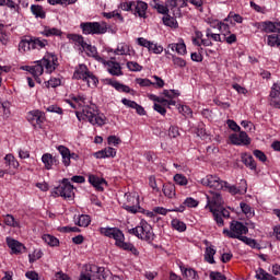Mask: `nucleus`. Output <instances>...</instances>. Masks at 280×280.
I'll return each instance as SVG.
<instances>
[{"label": "nucleus", "mask_w": 280, "mask_h": 280, "mask_svg": "<svg viewBox=\"0 0 280 280\" xmlns=\"http://www.w3.org/2000/svg\"><path fill=\"white\" fill-rule=\"evenodd\" d=\"M58 65V57L55 54L47 52L42 60L35 61L34 66H24L22 69L32 73L36 82L40 83V75H43L45 69L47 73H54Z\"/></svg>", "instance_id": "f257e3e1"}, {"label": "nucleus", "mask_w": 280, "mask_h": 280, "mask_svg": "<svg viewBox=\"0 0 280 280\" xmlns=\"http://www.w3.org/2000/svg\"><path fill=\"white\" fill-rule=\"evenodd\" d=\"M98 231L101 235L115 240V246L117 248H121V250H127L135 255V257H139V249L132 243H126V235H124V232L119 228H100Z\"/></svg>", "instance_id": "f03ea898"}, {"label": "nucleus", "mask_w": 280, "mask_h": 280, "mask_svg": "<svg viewBox=\"0 0 280 280\" xmlns=\"http://www.w3.org/2000/svg\"><path fill=\"white\" fill-rule=\"evenodd\" d=\"M98 231L101 235L115 240V246L117 248H121V250H127L135 255V257H139V249L132 243H126V235H124V232L119 228H100Z\"/></svg>", "instance_id": "7ed1b4c3"}, {"label": "nucleus", "mask_w": 280, "mask_h": 280, "mask_svg": "<svg viewBox=\"0 0 280 280\" xmlns=\"http://www.w3.org/2000/svg\"><path fill=\"white\" fill-rule=\"evenodd\" d=\"M79 121H89L92 126H104L106 124V116L100 114L97 105H88L83 107L82 113L75 112Z\"/></svg>", "instance_id": "20e7f679"}, {"label": "nucleus", "mask_w": 280, "mask_h": 280, "mask_svg": "<svg viewBox=\"0 0 280 280\" xmlns=\"http://www.w3.org/2000/svg\"><path fill=\"white\" fill-rule=\"evenodd\" d=\"M220 207H222V195L218 191H210V196H207L206 208L210 209L218 226H224V219H222V214L220 213Z\"/></svg>", "instance_id": "39448f33"}, {"label": "nucleus", "mask_w": 280, "mask_h": 280, "mask_svg": "<svg viewBox=\"0 0 280 280\" xmlns=\"http://www.w3.org/2000/svg\"><path fill=\"white\" fill-rule=\"evenodd\" d=\"M262 30L266 34H271L267 36V45L280 47V22H264Z\"/></svg>", "instance_id": "423d86ee"}, {"label": "nucleus", "mask_w": 280, "mask_h": 280, "mask_svg": "<svg viewBox=\"0 0 280 280\" xmlns=\"http://www.w3.org/2000/svg\"><path fill=\"white\" fill-rule=\"evenodd\" d=\"M129 235H135L138 240H143L144 242H149L152 244L154 242V232L152 231V225L148 224V222L142 221L140 225L129 229Z\"/></svg>", "instance_id": "0eeeda50"}, {"label": "nucleus", "mask_w": 280, "mask_h": 280, "mask_svg": "<svg viewBox=\"0 0 280 280\" xmlns=\"http://www.w3.org/2000/svg\"><path fill=\"white\" fill-rule=\"evenodd\" d=\"M80 30H82V34L85 36H101L102 34H106L108 32V23L106 22H82L80 24Z\"/></svg>", "instance_id": "6e6552de"}, {"label": "nucleus", "mask_w": 280, "mask_h": 280, "mask_svg": "<svg viewBox=\"0 0 280 280\" xmlns=\"http://www.w3.org/2000/svg\"><path fill=\"white\" fill-rule=\"evenodd\" d=\"M85 272H82L79 280H106V268L94 264L85 266Z\"/></svg>", "instance_id": "1a4fd4ad"}, {"label": "nucleus", "mask_w": 280, "mask_h": 280, "mask_svg": "<svg viewBox=\"0 0 280 280\" xmlns=\"http://www.w3.org/2000/svg\"><path fill=\"white\" fill-rule=\"evenodd\" d=\"M73 189V185H71L69 178H63L59 186L54 188L51 195L54 196V198H59L60 196L65 199H71L74 196Z\"/></svg>", "instance_id": "9d476101"}, {"label": "nucleus", "mask_w": 280, "mask_h": 280, "mask_svg": "<svg viewBox=\"0 0 280 280\" xmlns=\"http://www.w3.org/2000/svg\"><path fill=\"white\" fill-rule=\"evenodd\" d=\"M200 183L203 187H209V189L214 191H222L224 185H226V182L222 180L218 175H207L200 179Z\"/></svg>", "instance_id": "9b49d317"}, {"label": "nucleus", "mask_w": 280, "mask_h": 280, "mask_svg": "<svg viewBox=\"0 0 280 280\" xmlns=\"http://www.w3.org/2000/svg\"><path fill=\"white\" fill-rule=\"evenodd\" d=\"M223 235H226L231 240H240V242H244V244H246L250 248H255L256 250H261V245L259 243H257V241L254 238H250L247 236H245V237L235 236V234L232 232H229L228 229L223 230Z\"/></svg>", "instance_id": "f8f14e48"}, {"label": "nucleus", "mask_w": 280, "mask_h": 280, "mask_svg": "<svg viewBox=\"0 0 280 280\" xmlns=\"http://www.w3.org/2000/svg\"><path fill=\"white\" fill-rule=\"evenodd\" d=\"M91 73V70H89V67L84 63H80L73 73V80H82L83 82H86L88 86H91V80H89V75Z\"/></svg>", "instance_id": "ddd939ff"}, {"label": "nucleus", "mask_w": 280, "mask_h": 280, "mask_svg": "<svg viewBox=\"0 0 280 280\" xmlns=\"http://www.w3.org/2000/svg\"><path fill=\"white\" fill-rule=\"evenodd\" d=\"M148 3L141 0L133 1L131 14L139 16V19H148Z\"/></svg>", "instance_id": "4468645a"}, {"label": "nucleus", "mask_w": 280, "mask_h": 280, "mask_svg": "<svg viewBox=\"0 0 280 280\" xmlns=\"http://www.w3.org/2000/svg\"><path fill=\"white\" fill-rule=\"evenodd\" d=\"M230 141L233 145H250V138L246 131H240V133L230 135Z\"/></svg>", "instance_id": "2eb2a0df"}, {"label": "nucleus", "mask_w": 280, "mask_h": 280, "mask_svg": "<svg viewBox=\"0 0 280 280\" xmlns=\"http://www.w3.org/2000/svg\"><path fill=\"white\" fill-rule=\"evenodd\" d=\"M229 233H233L235 237H246L242 235H246L248 233V228L240 221H232Z\"/></svg>", "instance_id": "dca6fc26"}, {"label": "nucleus", "mask_w": 280, "mask_h": 280, "mask_svg": "<svg viewBox=\"0 0 280 280\" xmlns=\"http://www.w3.org/2000/svg\"><path fill=\"white\" fill-rule=\"evenodd\" d=\"M180 0H166L165 5L167 10H172L175 19H179L180 16V8H187V5H183Z\"/></svg>", "instance_id": "f3484780"}, {"label": "nucleus", "mask_w": 280, "mask_h": 280, "mask_svg": "<svg viewBox=\"0 0 280 280\" xmlns=\"http://www.w3.org/2000/svg\"><path fill=\"white\" fill-rule=\"evenodd\" d=\"M27 120L32 126H40L45 121V114L38 109L32 110L27 114Z\"/></svg>", "instance_id": "a211bd4d"}, {"label": "nucleus", "mask_w": 280, "mask_h": 280, "mask_svg": "<svg viewBox=\"0 0 280 280\" xmlns=\"http://www.w3.org/2000/svg\"><path fill=\"white\" fill-rule=\"evenodd\" d=\"M5 241H7L8 247L11 248L12 255H21L23 249H25V246L23 245V243L12 237H7Z\"/></svg>", "instance_id": "6ab92c4d"}, {"label": "nucleus", "mask_w": 280, "mask_h": 280, "mask_svg": "<svg viewBox=\"0 0 280 280\" xmlns=\"http://www.w3.org/2000/svg\"><path fill=\"white\" fill-rule=\"evenodd\" d=\"M89 183L96 189V191H104V186L106 187L108 185V182H106V179L97 175H90Z\"/></svg>", "instance_id": "aec40b11"}, {"label": "nucleus", "mask_w": 280, "mask_h": 280, "mask_svg": "<svg viewBox=\"0 0 280 280\" xmlns=\"http://www.w3.org/2000/svg\"><path fill=\"white\" fill-rule=\"evenodd\" d=\"M109 86H113L118 93H129L130 95H135V90L130 89V86L120 83L119 81L108 80Z\"/></svg>", "instance_id": "412c9836"}, {"label": "nucleus", "mask_w": 280, "mask_h": 280, "mask_svg": "<svg viewBox=\"0 0 280 280\" xmlns=\"http://www.w3.org/2000/svg\"><path fill=\"white\" fill-rule=\"evenodd\" d=\"M94 156L96 159H115V156H117V150H115L113 147H107L94 153Z\"/></svg>", "instance_id": "4be33fe9"}, {"label": "nucleus", "mask_w": 280, "mask_h": 280, "mask_svg": "<svg viewBox=\"0 0 280 280\" xmlns=\"http://www.w3.org/2000/svg\"><path fill=\"white\" fill-rule=\"evenodd\" d=\"M42 163H44L45 170H51V167H54V165H58L60 161L56 156L51 155V153H44L42 155Z\"/></svg>", "instance_id": "5701e85b"}, {"label": "nucleus", "mask_w": 280, "mask_h": 280, "mask_svg": "<svg viewBox=\"0 0 280 280\" xmlns=\"http://www.w3.org/2000/svg\"><path fill=\"white\" fill-rule=\"evenodd\" d=\"M185 207H188L189 209H194L196 207H198V200L191 198V197H187L183 205H180L179 207L173 209V211L177 212V213H183V211H185Z\"/></svg>", "instance_id": "b1692460"}, {"label": "nucleus", "mask_w": 280, "mask_h": 280, "mask_svg": "<svg viewBox=\"0 0 280 280\" xmlns=\"http://www.w3.org/2000/svg\"><path fill=\"white\" fill-rule=\"evenodd\" d=\"M183 277L187 280H199L200 276H198V271L194 268H186L185 266H179Z\"/></svg>", "instance_id": "393cba45"}, {"label": "nucleus", "mask_w": 280, "mask_h": 280, "mask_svg": "<svg viewBox=\"0 0 280 280\" xmlns=\"http://www.w3.org/2000/svg\"><path fill=\"white\" fill-rule=\"evenodd\" d=\"M107 71L110 73V75H124V72L121 71V66L117 61H108L107 62Z\"/></svg>", "instance_id": "a878e982"}, {"label": "nucleus", "mask_w": 280, "mask_h": 280, "mask_svg": "<svg viewBox=\"0 0 280 280\" xmlns=\"http://www.w3.org/2000/svg\"><path fill=\"white\" fill-rule=\"evenodd\" d=\"M241 161L249 170H257V162H255V159L253 158V155L248 153H242Z\"/></svg>", "instance_id": "bb28decb"}, {"label": "nucleus", "mask_w": 280, "mask_h": 280, "mask_svg": "<svg viewBox=\"0 0 280 280\" xmlns=\"http://www.w3.org/2000/svg\"><path fill=\"white\" fill-rule=\"evenodd\" d=\"M49 45L47 39H42L40 37H31L32 49H45Z\"/></svg>", "instance_id": "cd10ccee"}, {"label": "nucleus", "mask_w": 280, "mask_h": 280, "mask_svg": "<svg viewBox=\"0 0 280 280\" xmlns=\"http://www.w3.org/2000/svg\"><path fill=\"white\" fill-rule=\"evenodd\" d=\"M255 279L257 280H278L277 277L268 273L264 268H258L256 270Z\"/></svg>", "instance_id": "c85d7f7f"}, {"label": "nucleus", "mask_w": 280, "mask_h": 280, "mask_svg": "<svg viewBox=\"0 0 280 280\" xmlns=\"http://www.w3.org/2000/svg\"><path fill=\"white\" fill-rule=\"evenodd\" d=\"M162 191L166 198H174L176 196V186L174 184H163Z\"/></svg>", "instance_id": "c756f323"}, {"label": "nucleus", "mask_w": 280, "mask_h": 280, "mask_svg": "<svg viewBox=\"0 0 280 280\" xmlns=\"http://www.w3.org/2000/svg\"><path fill=\"white\" fill-rule=\"evenodd\" d=\"M31 12L36 19H46L47 16V13L45 10H43V7L38 4L31 5Z\"/></svg>", "instance_id": "7c9ffc66"}, {"label": "nucleus", "mask_w": 280, "mask_h": 280, "mask_svg": "<svg viewBox=\"0 0 280 280\" xmlns=\"http://www.w3.org/2000/svg\"><path fill=\"white\" fill-rule=\"evenodd\" d=\"M223 188L228 189V191H229L230 194H232V196H237V194H240V195L242 196V195L246 194V188H245V187L238 188V187L235 186V185H232V186H231V185H229L226 182H225Z\"/></svg>", "instance_id": "2f4dec72"}, {"label": "nucleus", "mask_w": 280, "mask_h": 280, "mask_svg": "<svg viewBox=\"0 0 280 280\" xmlns=\"http://www.w3.org/2000/svg\"><path fill=\"white\" fill-rule=\"evenodd\" d=\"M168 49H172V51H176L177 54H179V56H185V54H187V46L185 45V43L170 44Z\"/></svg>", "instance_id": "473e14b6"}, {"label": "nucleus", "mask_w": 280, "mask_h": 280, "mask_svg": "<svg viewBox=\"0 0 280 280\" xmlns=\"http://www.w3.org/2000/svg\"><path fill=\"white\" fill-rule=\"evenodd\" d=\"M43 242H45V244H48V246H59L60 241L58 240V237L51 235V234H44L42 236Z\"/></svg>", "instance_id": "72a5a7b5"}, {"label": "nucleus", "mask_w": 280, "mask_h": 280, "mask_svg": "<svg viewBox=\"0 0 280 280\" xmlns=\"http://www.w3.org/2000/svg\"><path fill=\"white\" fill-rule=\"evenodd\" d=\"M4 162L7 167L13 168V170H19V161L16 160V158H14V155L12 154H7L4 156Z\"/></svg>", "instance_id": "f704fd0d"}, {"label": "nucleus", "mask_w": 280, "mask_h": 280, "mask_svg": "<svg viewBox=\"0 0 280 280\" xmlns=\"http://www.w3.org/2000/svg\"><path fill=\"white\" fill-rule=\"evenodd\" d=\"M43 36L49 38L50 36H62V31L56 27L45 26L44 31L42 32Z\"/></svg>", "instance_id": "c9c22d12"}, {"label": "nucleus", "mask_w": 280, "mask_h": 280, "mask_svg": "<svg viewBox=\"0 0 280 280\" xmlns=\"http://www.w3.org/2000/svg\"><path fill=\"white\" fill-rule=\"evenodd\" d=\"M115 54L117 56H130V45L128 44H118Z\"/></svg>", "instance_id": "e433bc0d"}, {"label": "nucleus", "mask_w": 280, "mask_h": 280, "mask_svg": "<svg viewBox=\"0 0 280 280\" xmlns=\"http://www.w3.org/2000/svg\"><path fill=\"white\" fill-rule=\"evenodd\" d=\"M67 39L72 40V43H75V45H79L82 48L86 44L84 36L78 34H68Z\"/></svg>", "instance_id": "4c0bfd02"}, {"label": "nucleus", "mask_w": 280, "mask_h": 280, "mask_svg": "<svg viewBox=\"0 0 280 280\" xmlns=\"http://www.w3.org/2000/svg\"><path fill=\"white\" fill-rule=\"evenodd\" d=\"M3 222L7 226H12L13 229H19L21 226L19 221H16L12 214H5L3 217Z\"/></svg>", "instance_id": "58836bf2"}, {"label": "nucleus", "mask_w": 280, "mask_h": 280, "mask_svg": "<svg viewBox=\"0 0 280 280\" xmlns=\"http://www.w3.org/2000/svg\"><path fill=\"white\" fill-rule=\"evenodd\" d=\"M159 184L161 185V179L156 180V177L154 175H151L149 177V186L151 189H153V194H161V188H159Z\"/></svg>", "instance_id": "ea45409f"}, {"label": "nucleus", "mask_w": 280, "mask_h": 280, "mask_svg": "<svg viewBox=\"0 0 280 280\" xmlns=\"http://www.w3.org/2000/svg\"><path fill=\"white\" fill-rule=\"evenodd\" d=\"M171 224L175 231H178L179 233H185V231H187V224L178 219H173Z\"/></svg>", "instance_id": "a19ab883"}, {"label": "nucleus", "mask_w": 280, "mask_h": 280, "mask_svg": "<svg viewBox=\"0 0 280 280\" xmlns=\"http://www.w3.org/2000/svg\"><path fill=\"white\" fill-rule=\"evenodd\" d=\"M213 257H215V249L211 246L207 247L206 248V254H205V260L208 264H215V259Z\"/></svg>", "instance_id": "79ce46f5"}, {"label": "nucleus", "mask_w": 280, "mask_h": 280, "mask_svg": "<svg viewBox=\"0 0 280 280\" xmlns=\"http://www.w3.org/2000/svg\"><path fill=\"white\" fill-rule=\"evenodd\" d=\"M103 16L105 19H115L116 21H119V23H124V16L121 15V13H118L117 10L112 12H103Z\"/></svg>", "instance_id": "37998d69"}, {"label": "nucleus", "mask_w": 280, "mask_h": 280, "mask_svg": "<svg viewBox=\"0 0 280 280\" xmlns=\"http://www.w3.org/2000/svg\"><path fill=\"white\" fill-rule=\"evenodd\" d=\"M214 23L223 36H228V34H231V26H229V24L220 21H215Z\"/></svg>", "instance_id": "c03bdc74"}, {"label": "nucleus", "mask_w": 280, "mask_h": 280, "mask_svg": "<svg viewBox=\"0 0 280 280\" xmlns=\"http://www.w3.org/2000/svg\"><path fill=\"white\" fill-rule=\"evenodd\" d=\"M164 25L167 27H178V22H176V18L171 16L170 13H167L163 19H162Z\"/></svg>", "instance_id": "a18cd8bd"}, {"label": "nucleus", "mask_w": 280, "mask_h": 280, "mask_svg": "<svg viewBox=\"0 0 280 280\" xmlns=\"http://www.w3.org/2000/svg\"><path fill=\"white\" fill-rule=\"evenodd\" d=\"M45 84L46 89H58L62 84V80L60 78H50Z\"/></svg>", "instance_id": "49530a36"}, {"label": "nucleus", "mask_w": 280, "mask_h": 280, "mask_svg": "<svg viewBox=\"0 0 280 280\" xmlns=\"http://www.w3.org/2000/svg\"><path fill=\"white\" fill-rule=\"evenodd\" d=\"M78 226H89L91 224V217L89 214H81L78 217L77 221Z\"/></svg>", "instance_id": "de8ad7c7"}, {"label": "nucleus", "mask_w": 280, "mask_h": 280, "mask_svg": "<svg viewBox=\"0 0 280 280\" xmlns=\"http://www.w3.org/2000/svg\"><path fill=\"white\" fill-rule=\"evenodd\" d=\"M32 49V39H22L19 43V51H31Z\"/></svg>", "instance_id": "09e8293b"}, {"label": "nucleus", "mask_w": 280, "mask_h": 280, "mask_svg": "<svg viewBox=\"0 0 280 280\" xmlns=\"http://www.w3.org/2000/svg\"><path fill=\"white\" fill-rule=\"evenodd\" d=\"M240 207L243 213L246 214V218H253V215H255V212H253V208L248 203L241 202Z\"/></svg>", "instance_id": "8fccbe9b"}, {"label": "nucleus", "mask_w": 280, "mask_h": 280, "mask_svg": "<svg viewBox=\"0 0 280 280\" xmlns=\"http://www.w3.org/2000/svg\"><path fill=\"white\" fill-rule=\"evenodd\" d=\"M172 60L174 67H179V69H185L187 67V61L180 57H176L175 55H172Z\"/></svg>", "instance_id": "3c124183"}, {"label": "nucleus", "mask_w": 280, "mask_h": 280, "mask_svg": "<svg viewBox=\"0 0 280 280\" xmlns=\"http://www.w3.org/2000/svg\"><path fill=\"white\" fill-rule=\"evenodd\" d=\"M231 19H233L234 23H243L244 22V18H242V15L234 13V12H230L228 18L224 19V22L228 23L229 21H231Z\"/></svg>", "instance_id": "603ef678"}, {"label": "nucleus", "mask_w": 280, "mask_h": 280, "mask_svg": "<svg viewBox=\"0 0 280 280\" xmlns=\"http://www.w3.org/2000/svg\"><path fill=\"white\" fill-rule=\"evenodd\" d=\"M174 182L176 183V185H180V187H185V185H187L188 183L187 177H185V175L182 174H176L174 176Z\"/></svg>", "instance_id": "864d4df0"}, {"label": "nucleus", "mask_w": 280, "mask_h": 280, "mask_svg": "<svg viewBox=\"0 0 280 280\" xmlns=\"http://www.w3.org/2000/svg\"><path fill=\"white\" fill-rule=\"evenodd\" d=\"M163 95L168 100H174V97H178L180 95V92H178V90H164Z\"/></svg>", "instance_id": "5fc2aeb1"}, {"label": "nucleus", "mask_w": 280, "mask_h": 280, "mask_svg": "<svg viewBox=\"0 0 280 280\" xmlns=\"http://www.w3.org/2000/svg\"><path fill=\"white\" fill-rule=\"evenodd\" d=\"M280 95V82L273 83L271 86V91L269 97H279Z\"/></svg>", "instance_id": "6e6d98bb"}, {"label": "nucleus", "mask_w": 280, "mask_h": 280, "mask_svg": "<svg viewBox=\"0 0 280 280\" xmlns=\"http://www.w3.org/2000/svg\"><path fill=\"white\" fill-rule=\"evenodd\" d=\"M127 69H129V71H142L143 67L139 65L137 61H128Z\"/></svg>", "instance_id": "4d7b16f0"}, {"label": "nucleus", "mask_w": 280, "mask_h": 280, "mask_svg": "<svg viewBox=\"0 0 280 280\" xmlns=\"http://www.w3.org/2000/svg\"><path fill=\"white\" fill-rule=\"evenodd\" d=\"M253 154L261 163H266V161H268V156H266V153H264L261 150L256 149V150L253 151Z\"/></svg>", "instance_id": "13d9d810"}, {"label": "nucleus", "mask_w": 280, "mask_h": 280, "mask_svg": "<svg viewBox=\"0 0 280 280\" xmlns=\"http://www.w3.org/2000/svg\"><path fill=\"white\" fill-rule=\"evenodd\" d=\"M82 49L83 51H88V56H95V54H97V48H95V46H91V44H88L86 42Z\"/></svg>", "instance_id": "bf43d9fd"}, {"label": "nucleus", "mask_w": 280, "mask_h": 280, "mask_svg": "<svg viewBox=\"0 0 280 280\" xmlns=\"http://www.w3.org/2000/svg\"><path fill=\"white\" fill-rule=\"evenodd\" d=\"M168 137L171 139H176V137H180V131L178 130V126H171L170 127Z\"/></svg>", "instance_id": "052dcab7"}, {"label": "nucleus", "mask_w": 280, "mask_h": 280, "mask_svg": "<svg viewBox=\"0 0 280 280\" xmlns=\"http://www.w3.org/2000/svg\"><path fill=\"white\" fill-rule=\"evenodd\" d=\"M133 2H135V1H129V0H127V1H125V2H121L120 5H119V8H120L121 10H124V12H132Z\"/></svg>", "instance_id": "680f3d73"}, {"label": "nucleus", "mask_w": 280, "mask_h": 280, "mask_svg": "<svg viewBox=\"0 0 280 280\" xmlns=\"http://www.w3.org/2000/svg\"><path fill=\"white\" fill-rule=\"evenodd\" d=\"M88 80H90V85L93 89L97 88V84H100V79L93 72H90V75L88 77Z\"/></svg>", "instance_id": "e2e57ef3"}, {"label": "nucleus", "mask_w": 280, "mask_h": 280, "mask_svg": "<svg viewBox=\"0 0 280 280\" xmlns=\"http://www.w3.org/2000/svg\"><path fill=\"white\" fill-rule=\"evenodd\" d=\"M40 257H43V252L35 250L33 254L28 255V261L30 264H34V261H37Z\"/></svg>", "instance_id": "0e129e2a"}, {"label": "nucleus", "mask_w": 280, "mask_h": 280, "mask_svg": "<svg viewBox=\"0 0 280 280\" xmlns=\"http://www.w3.org/2000/svg\"><path fill=\"white\" fill-rule=\"evenodd\" d=\"M137 40H138V45H140V47H145L147 49L152 48V42H150L143 37H139Z\"/></svg>", "instance_id": "69168bd1"}, {"label": "nucleus", "mask_w": 280, "mask_h": 280, "mask_svg": "<svg viewBox=\"0 0 280 280\" xmlns=\"http://www.w3.org/2000/svg\"><path fill=\"white\" fill-rule=\"evenodd\" d=\"M211 280H226V276L222 275L220 271H211L210 272Z\"/></svg>", "instance_id": "338daca9"}, {"label": "nucleus", "mask_w": 280, "mask_h": 280, "mask_svg": "<svg viewBox=\"0 0 280 280\" xmlns=\"http://www.w3.org/2000/svg\"><path fill=\"white\" fill-rule=\"evenodd\" d=\"M137 84H139V86H154V82H151L150 79H137L136 80Z\"/></svg>", "instance_id": "774afa93"}]
</instances>
